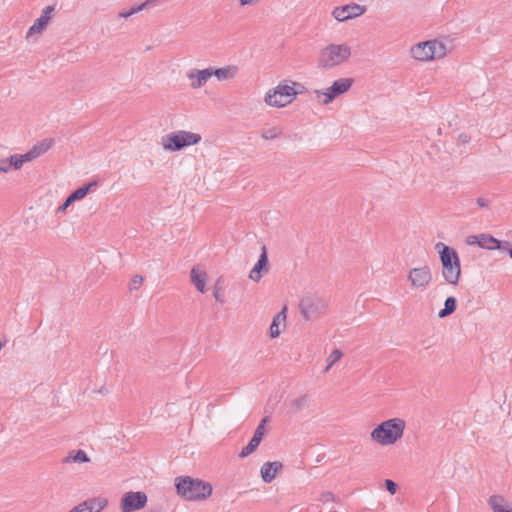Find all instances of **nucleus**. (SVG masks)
<instances>
[{"mask_svg": "<svg viewBox=\"0 0 512 512\" xmlns=\"http://www.w3.org/2000/svg\"><path fill=\"white\" fill-rule=\"evenodd\" d=\"M435 249L442 265V277L448 284L457 285L461 276V262L457 251L442 242H438Z\"/></svg>", "mask_w": 512, "mask_h": 512, "instance_id": "1", "label": "nucleus"}, {"mask_svg": "<svg viewBox=\"0 0 512 512\" xmlns=\"http://www.w3.org/2000/svg\"><path fill=\"white\" fill-rule=\"evenodd\" d=\"M177 494L188 501H200L208 498L213 491L212 485L198 478L179 476L175 478Z\"/></svg>", "mask_w": 512, "mask_h": 512, "instance_id": "2", "label": "nucleus"}, {"mask_svg": "<svg viewBox=\"0 0 512 512\" xmlns=\"http://www.w3.org/2000/svg\"><path fill=\"white\" fill-rule=\"evenodd\" d=\"M405 425L401 418L388 419L372 430L371 438L382 446L392 445L403 436Z\"/></svg>", "mask_w": 512, "mask_h": 512, "instance_id": "3", "label": "nucleus"}, {"mask_svg": "<svg viewBox=\"0 0 512 512\" xmlns=\"http://www.w3.org/2000/svg\"><path fill=\"white\" fill-rule=\"evenodd\" d=\"M351 55V48L347 44H330L321 50L318 67L331 69L347 61Z\"/></svg>", "mask_w": 512, "mask_h": 512, "instance_id": "4", "label": "nucleus"}, {"mask_svg": "<svg viewBox=\"0 0 512 512\" xmlns=\"http://www.w3.org/2000/svg\"><path fill=\"white\" fill-rule=\"evenodd\" d=\"M201 135L185 130H178L162 136V146L168 151H180L185 147L196 145Z\"/></svg>", "mask_w": 512, "mask_h": 512, "instance_id": "5", "label": "nucleus"}, {"mask_svg": "<svg viewBox=\"0 0 512 512\" xmlns=\"http://www.w3.org/2000/svg\"><path fill=\"white\" fill-rule=\"evenodd\" d=\"M327 302L324 298L308 294L302 297L299 310L306 321L315 320L326 312Z\"/></svg>", "mask_w": 512, "mask_h": 512, "instance_id": "6", "label": "nucleus"}, {"mask_svg": "<svg viewBox=\"0 0 512 512\" xmlns=\"http://www.w3.org/2000/svg\"><path fill=\"white\" fill-rule=\"evenodd\" d=\"M412 57L419 61H429L446 55V47L437 40L418 43L411 48Z\"/></svg>", "mask_w": 512, "mask_h": 512, "instance_id": "7", "label": "nucleus"}, {"mask_svg": "<svg viewBox=\"0 0 512 512\" xmlns=\"http://www.w3.org/2000/svg\"><path fill=\"white\" fill-rule=\"evenodd\" d=\"M353 78H340L335 80L330 87L325 90H314L316 99L323 105H328L336 97L347 92L353 85Z\"/></svg>", "mask_w": 512, "mask_h": 512, "instance_id": "8", "label": "nucleus"}, {"mask_svg": "<svg viewBox=\"0 0 512 512\" xmlns=\"http://www.w3.org/2000/svg\"><path fill=\"white\" fill-rule=\"evenodd\" d=\"M296 97L295 88L288 84H279L270 90L265 96V102L269 106L284 107L290 104Z\"/></svg>", "mask_w": 512, "mask_h": 512, "instance_id": "9", "label": "nucleus"}, {"mask_svg": "<svg viewBox=\"0 0 512 512\" xmlns=\"http://www.w3.org/2000/svg\"><path fill=\"white\" fill-rule=\"evenodd\" d=\"M147 496L144 492H126L121 498V511L133 512L145 507Z\"/></svg>", "mask_w": 512, "mask_h": 512, "instance_id": "10", "label": "nucleus"}, {"mask_svg": "<svg viewBox=\"0 0 512 512\" xmlns=\"http://www.w3.org/2000/svg\"><path fill=\"white\" fill-rule=\"evenodd\" d=\"M432 277L431 269L427 265L412 268L408 273V281L415 289H425L432 281Z\"/></svg>", "mask_w": 512, "mask_h": 512, "instance_id": "11", "label": "nucleus"}, {"mask_svg": "<svg viewBox=\"0 0 512 512\" xmlns=\"http://www.w3.org/2000/svg\"><path fill=\"white\" fill-rule=\"evenodd\" d=\"M367 8L359 4L351 3L344 6L336 7L332 15L338 21H346L358 16H361L366 12Z\"/></svg>", "mask_w": 512, "mask_h": 512, "instance_id": "12", "label": "nucleus"}, {"mask_svg": "<svg viewBox=\"0 0 512 512\" xmlns=\"http://www.w3.org/2000/svg\"><path fill=\"white\" fill-rule=\"evenodd\" d=\"M268 421L267 417H264L257 428L254 431L252 439L249 441V443L241 450L239 457L245 458L249 456L251 453H253L257 447L259 446L260 442L262 441V438L265 433V423Z\"/></svg>", "mask_w": 512, "mask_h": 512, "instance_id": "13", "label": "nucleus"}, {"mask_svg": "<svg viewBox=\"0 0 512 512\" xmlns=\"http://www.w3.org/2000/svg\"><path fill=\"white\" fill-rule=\"evenodd\" d=\"M269 271L268 253L266 246H262L261 254L258 261L249 273V278L254 282H259L260 279Z\"/></svg>", "mask_w": 512, "mask_h": 512, "instance_id": "14", "label": "nucleus"}, {"mask_svg": "<svg viewBox=\"0 0 512 512\" xmlns=\"http://www.w3.org/2000/svg\"><path fill=\"white\" fill-rule=\"evenodd\" d=\"M54 10H55V6H53V5L45 7L43 9L40 17L37 18L34 21L33 25L29 28V30L27 32V37H29L33 34L41 33L45 29L47 24L49 23V21L51 19V15Z\"/></svg>", "mask_w": 512, "mask_h": 512, "instance_id": "15", "label": "nucleus"}, {"mask_svg": "<svg viewBox=\"0 0 512 512\" xmlns=\"http://www.w3.org/2000/svg\"><path fill=\"white\" fill-rule=\"evenodd\" d=\"M187 77L193 80L190 86L193 89H198L204 86L206 82L212 77V71L210 67L203 70L191 69L187 73Z\"/></svg>", "mask_w": 512, "mask_h": 512, "instance_id": "16", "label": "nucleus"}, {"mask_svg": "<svg viewBox=\"0 0 512 512\" xmlns=\"http://www.w3.org/2000/svg\"><path fill=\"white\" fill-rule=\"evenodd\" d=\"M107 504V499L94 497L81 502L78 506L82 512H101Z\"/></svg>", "mask_w": 512, "mask_h": 512, "instance_id": "17", "label": "nucleus"}, {"mask_svg": "<svg viewBox=\"0 0 512 512\" xmlns=\"http://www.w3.org/2000/svg\"><path fill=\"white\" fill-rule=\"evenodd\" d=\"M55 143L53 138H45L37 142L31 149L27 151L30 160H34L46 153Z\"/></svg>", "mask_w": 512, "mask_h": 512, "instance_id": "18", "label": "nucleus"}, {"mask_svg": "<svg viewBox=\"0 0 512 512\" xmlns=\"http://www.w3.org/2000/svg\"><path fill=\"white\" fill-rule=\"evenodd\" d=\"M283 467L281 462H266L261 467V477L265 483H270L275 478L277 472Z\"/></svg>", "mask_w": 512, "mask_h": 512, "instance_id": "19", "label": "nucleus"}, {"mask_svg": "<svg viewBox=\"0 0 512 512\" xmlns=\"http://www.w3.org/2000/svg\"><path fill=\"white\" fill-rule=\"evenodd\" d=\"M210 69L212 71V76H216L218 80H227L233 78L237 72V67L230 65L221 68L210 67Z\"/></svg>", "mask_w": 512, "mask_h": 512, "instance_id": "20", "label": "nucleus"}, {"mask_svg": "<svg viewBox=\"0 0 512 512\" xmlns=\"http://www.w3.org/2000/svg\"><path fill=\"white\" fill-rule=\"evenodd\" d=\"M89 461L90 458L82 449L70 451L68 455L63 459V463H86Z\"/></svg>", "mask_w": 512, "mask_h": 512, "instance_id": "21", "label": "nucleus"}, {"mask_svg": "<svg viewBox=\"0 0 512 512\" xmlns=\"http://www.w3.org/2000/svg\"><path fill=\"white\" fill-rule=\"evenodd\" d=\"M191 282L195 285L196 289L204 293L206 285V274L200 272L197 268H192L190 272Z\"/></svg>", "mask_w": 512, "mask_h": 512, "instance_id": "22", "label": "nucleus"}, {"mask_svg": "<svg viewBox=\"0 0 512 512\" xmlns=\"http://www.w3.org/2000/svg\"><path fill=\"white\" fill-rule=\"evenodd\" d=\"M98 186L97 181H91L87 184L82 185L81 187L75 189L70 194V199L74 201H78L83 199L93 188Z\"/></svg>", "mask_w": 512, "mask_h": 512, "instance_id": "23", "label": "nucleus"}, {"mask_svg": "<svg viewBox=\"0 0 512 512\" xmlns=\"http://www.w3.org/2000/svg\"><path fill=\"white\" fill-rule=\"evenodd\" d=\"M285 311H286V307L279 313H277L274 318H273V321L270 325V336L272 338H275L277 336L280 335V323H285V320H286V314H285Z\"/></svg>", "mask_w": 512, "mask_h": 512, "instance_id": "24", "label": "nucleus"}, {"mask_svg": "<svg viewBox=\"0 0 512 512\" xmlns=\"http://www.w3.org/2000/svg\"><path fill=\"white\" fill-rule=\"evenodd\" d=\"M457 308V300L454 296H449L444 302V308L438 313V317L443 319L453 314Z\"/></svg>", "mask_w": 512, "mask_h": 512, "instance_id": "25", "label": "nucleus"}, {"mask_svg": "<svg viewBox=\"0 0 512 512\" xmlns=\"http://www.w3.org/2000/svg\"><path fill=\"white\" fill-rule=\"evenodd\" d=\"M479 247L485 249H499L501 247V241L491 235L480 234Z\"/></svg>", "mask_w": 512, "mask_h": 512, "instance_id": "26", "label": "nucleus"}, {"mask_svg": "<svg viewBox=\"0 0 512 512\" xmlns=\"http://www.w3.org/2000/svg\"><path fill=\"white\" fill-rule=\"evenodd\" d=\"M9 161H10V166L11 168L15 169V170H18L22 167V165L25 163V162H30V158L26 153L24 154H13L9 157Z\"/></svg>", "mask_w": 512, "mask_h": 512, "instance_id": "27", "label": "nucleus"}, {"mask_svg": "<svg viewBox=\"0 0 512 512\" xmlns=\"http://www.w3.org/2000/svg\"><path fill=\"white\" fill-rule=\"evenodd\" d=\"M306 403H307V396L306 395H302V396L296 398L290 404L291 412L292 413H298L299 411H301L304 408Z\"/></svg>", "mask_w": 512, "mask_h": 512, "instance_id": "28", "label": "nucleus"}, {"mask_svg": "<svg viewBox=\"0 0 512 512\" xmlns=\"http://www.w3.org/2000/svg\"><path fill=\"white\" fill-rule=\"evenodd\" d=\"M281 134V130L277 127L263 128L261 130V137L265 140H272Z\"/></svg>", "mask_w": 512, "mask_h": 512, "instance_id": "29", "label": "nucleus"}, {"mask_svg": "<svg viewBox=\"0 0 512 512\" xmlns=\"http://www.w3.org/2000/svg\"><path fill=\"white\" fill-rule=\"evenodd\" d=\"M343 353L339 349H334L327 358L328 365L325 368V372L329 371L330 368L341 359Z\"/></svg>", "mask_w": 512, "mask_h": 512, "instance_id": "30", "label": "nucleus"}, {"mask_svg": "<svg viewBox=\"0 0 512 512\" xmlns=\"http://www.w3.org/2000/svg\"><path fill=\"white\" fill-rule=\"evenodd\" d=\"M213 296L217 302H219V303L225 302L224 295L221 292V286H220L219 281H217L216 284L214 285Z\"/></svg>", "mask_w": 512, "mask_h": 512, "instance_id": "31", "label": "nucleus"}, {"mask_svg": "<svg viewBox=\"0 0 512 512\" xmlns=\"http://www.w3.org/2000/svg\"><path fill=\"white\" fill-rule=\"evenodd\" d=\"M142 282H143V277L140 275H135L129 283V289L137 290L140 287V285L142 284Z\"/></svg>", "mask_w": 512, "mask_h": 512, "instance_id": "32", "label": "nucleus"}, {"mask_svg": "<svg viewBox=\"0 0 512 512\" xmlns=\"http://www.w3.org/2000/svg\"><path fill=\"white\" fill-rule=\"evenodd\" d=\"M385 488L387 489V491L390 494L394 495L396 493V491H397L398 485L393 480L386 479L385 480Z\"/></svg>", "mask_w": 512, "mask_h": 512, "instance_id": "33", "label": "nucleus"}, {"mask_svg": "<svg viewBox=\"0 0 512 512\" xmlns=\"http://www.w3.org/2000/svg\"><path fill=\"white\" fill-rule=\"evenodd\" d=\"M140 11H142V10L139 8V5H138L136 7L131 8L130 10L121 11L119 13V17H121V18H129L130 16H132V15H134V14L140 12Z\"/></svg>", "mask_w": 512, "mask_h": 512, "instance_id": "34", "label": "nucleus"}, {"mask_svg": "<svg viewBox=\"0 0 512 512\" xmlns=\"http://www.w3.org/2000/svg\"><path fill=\"white\" fill-rule=\"evenodd\" d=\"M164 0H146L139 5V8L143 11L145 9L154 7L157 3L163 2Z\"/></svg>", "mask_w": 512, "mask_h": 512, "instance_id": "35", "label": "nucleus"}, {"mask_svg": "<svg viewBox=\"0 0 512 512\" xmlns=\"http://www.w3.org/2000/svg\"><path fill=\"white\" fill-rule=\"evenodd\" d=\"M9 163H10L9 158L0 159V172L1 173H7L10 171L11 166Z\"/></svg>", "mask_w": 512, "mask_h": 512, "instance_id": "36", "label": "nucleus"}, {"mask_svg": "<svg viewBox=\"0 0 512 512\" xmlns=\"http://www.w3.org/2000/svg\"><path fill=\"white\" fill-rule=\"evenodd\" d=\"M323 503H328V502H334L335 501V495L332 493V492H324L321 494V499H320Z\"/></svg>", "mask_w": 512, "mask_h": 512, "instance_id": "37", "label": "nucleus"}, {"mask_svg": "<svg viewBox=\"0 0 512 512\" xmlns=\"http://www.w3.org/2000/svg\"><path fill=\"white\" fill-rule=\"evenodd\" d=\"M479 242H480V235H470L466 239V243L468 245H478L479 246Z\"/></svg>", "mask_w": 512, "mask_h": 512, "instance_id": "38", "label": "nucleus"}, {"mask_svg": "<svg viewBox=\"0 0 512 512\" xmlns=\"http://www.w3.org/2000/svg\"><path fill=\"white\" fill-rule=\"evenodd\" d=\"M292 87H294V88H295L296 96H297L298 94H302V93L307 92L306 87H305L303 84H301V83L293 82Z\"/></svg>", "mask_w": 512, "mask_h": 512, "instance_id": "39", "label": "nucleus"}, {"mask_svg": "<svg viewBox=\"0 0 512 512\" xmlns=\"http://www.w3.org/2000/svg\"><path fill=\"white\" fill-rule=\"evenodd\" d=\"M74 200L70 199V195L66 198L64 203L58 207V212H64L68 206H70Z\"/></svg>", "mask_w": 512, "mask_h": 512, "instance_id": "40", "label": "nucleus"}, {"mask_svg": "<svg viewBox=\"0 0 512 512\" xmlns=\"http://www.w3.org/2000/svg\"><path fill=\"white\" fill-rule=\"evenodd\" d=\"M476 203L480 208H487L490 202L485 198L479 197L477 198Z\"/></svg>", "mask_w": 512, "mask_h": 512, "instance_id": "41", "label": "nucleus"}, {"mask_svg": "<svg viewBox=\"0 0 512 512\" xmlns=\"http://www.w3.org/2000/svg\"><path fill=\"white\" fill-rule=\"evenodd\" d=\"M258 1L259 0H239L241 6L253 5V4L257 3Z\"/></svg>", "mask_w": 512, "mask_h": 512, "instance_id": "42", "label": "nucleus"}, {"mask_svg": "<svg viewBox=\"0 0 512 512\" xmlns=\"http://www.w3.org/2000/svg\"><path fill=\"white\" fill-rule=\"evenodd\" d=\"M68 512H82L78 505L74 506L71 510Z\"/></svg>", "mask_w": 512, "mask_h": 512, "instance_id": "43", "label": "nucleus"}, {"mask_svg": "<svg viewBox=\"0 0 512 512\" xmlns=\"http://www.w3.org/2000/svg\"><path fill=\"white\" fill-rule=\"evenodd\" d=\"M147 512H161L160 509H152V510H149Z\"/></svg>", "mask_w": 512, "mask_h": 512, "instance_id": "44", "label": "nucleus"}, {"mask_svg": "<svg viewBox=\"0 0 512 512\" xmlns=\"http://www.w3.org/2000/svg\"><path fill=\"white\" fill-rule=\"evenodd\" d=\"M509 256L512 258V248L508 250Z\"/></svg>", "mask_w": 512, "mask_h": 512, "instance_id": "45", "label": "nucleus"}]
</instances>
